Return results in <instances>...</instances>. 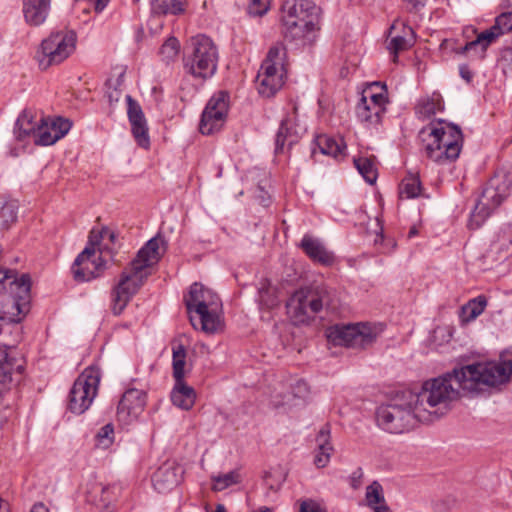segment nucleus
I'll list each match as a JSON object with an SVG mask.
<instances>
[{"mask_svg": "<svg viewBox=\"0 0 512 512\" xmlns=\"http://www.w3.org/2000/svg\"><path fill=\"white\" fill-rule=\"evenodd\" d=\"M205 109L211 111L212 114L226 119L229 109L228 93L220 91L214 94L206 104Z\"/></svg>", "mask_w": 512, "mask_h": 512, "instance_id": "38", "label": "nucleus"}, {"mask_svg": "<svg viewBox=\"0 0 512 512\" xmlns=\"http://www.w3.org/2000/svg\"><path fill=\"white\" fill-rule=\"evenodd\" d=\"M365 498L368 506L372 507L373 509L379 505H385L383 488L381 484L377 481H374L369 486H367Z\"/></svg>", "mask_w": 512, "mask_h": 512, "instance_id": "44", "label": "nucleus"}, {"mask_svg": "<svg viewBox=\"0 0 512 512\" xmlns=\"http://www.w3.org/2000/svg\"><path fill=\"white\" fill-rule=\"evenodd\" d=\"M40 119L37 120L32 111L24 110L17 118L14 134L15 137L22 141L30 136L36 137Z\"/></svg>", "mask_w": 512, "mask_h": 512, "instance_id": "28", "label": "nucleus"}, {"mask_svg": "<svg viewBox=\"0 0 512 512\" xmlns=\"http://www.w3.org/2000/svg\"><path fill=\"white\" fill-rule=\"evenodd\" d=\"M212 489L214 491H223L230 486L236 485L241 482V475L238 470H233L228 473L212 476Z\"/></svg>", "mask_w": 512, "mask_h": 512, "instance_id": "41", "label": "nucleus"}, {"mask_svg": "<svg viewBox=\"0 0 512 512\" xmlns=\"http://www.w3.org/2000/svg\"><path fill=\"white\" fill-rule=\"evenodd\" d=\"M110 489H111L110 487H105L102 490V500L105 501V502H110L111 501V498L106 496V494L109 492Z\"/></svg>", "mask_w": 512, "mask_h": 512, "instance_id": "58", "label": "nucleus"}, {"mask_svg": "<svg viewBox=\"0 0 512 512\" xmlns=\"http://www.w3.org/2000/svg\"><path fill=\"white\" fill-rule=\"evenodd\" d=\"M114 428L112 424H106L97 433V439L104 447L109 446L113 441Z\"/></svg>", "mask_w": 512, "mask_h": 512, "instance_id": "51", "label": "nucleus"}, {"mask_svg": "<svg viewBox=\"0 0 512 512\" xmlns=\"http://www.w3.org/2000/svg\"><path fill=\"white\" fill-rule=\"evenodd\" d=\"M361 98L368 101L369 104L378 105L380 108H384L388 104L387 89L386 85L380 82L370 83L361 94Z\"/></svg>", "mask_w": 512, "mask_h": 512, "instance_id": "32", "label": "nucleus"}, {"mask_svg": "<svg viewBox=\"0 0 512 512\" xmlns=\"http://www.w3.org/2000/svg\"><path fill=\"white\" fill-rule=\"evenodd\" d=\"M0 285H2L3 288H6L7 285L10 287L15 286V288H31L34 282L28 273L19 275L15 270L0 269Z\"/></svg>", "mask_w": 512, "mask_h": 512, "instance_id": "33", "label": "nucleus"}, {"mask_svg": "<svg viewBox=\"0 0 512 512\" xmlns=\"http://www.w3.org/2000/svg\"><path fill=\"white\" fill-rule=\"evenodd\" d=\"M104 239V227L101 230L92 229L89 233L88 243L85 248L92 246L93 251H97V253L102 254L100 244Z\"/></svg>", "mask_w": 512, "mask_h": 512, "instance_id": "50", "label": "nucleus"}, {"mask_svg": "<svg viewBox=\"0 0 512 512\" xmlns=\"http://www.w3.org/2000/svg\"><path fill=\"white\" fill-rule=\"evenodd\" d=\"M299 247L313 262L330 266L335 261L334 253L328 250L320 239L312 235L305 234L301 239Z\"/></svg>", "mask_w": 512, "mask_h": 512, "instance_id": "22", "label": "nucleus"}, {"mask_svg": "<svg viewBox=\"0 0 512 512\" xmlns=\"http://www.w3.org/2000/svg\"><path fill=\"white\" fill-rule=\"evenodd\" d=\"M512 377V348L500 353L498 360L482 361L455 368L422 384L415 392L418 413L431 422L444 416L462 392L481 393L501 389Z\"/></svg>", "mask_w": 512, "mask_h": 512, "instance_id": "1", "label": "nucleus"}, {"mask_svg": "<svg viewBox=\"0 0 512 512\" xmlns=\"http://www.w3.org/2000/svg\"><path fill=\"white\" fill-rule=\"evenodd\" d=\"M17 218L16 207L13 203H5L0 208V220L3 225L8 226Z\"/></svg>", "mask_w": 512, "mask_h": 512, "instance_id": "48", "label": "nucleus"}, {"mask_svg": "<svg viewBox=\"0 0 512 512\" xmlns=\"http://www.w3.org/2000/svg\"><path fill=\"white\" fill-rule=\"evenodd\" d=\"M329 306L324 290H294L287 302V312L296 325L307 324L323 306Z\"/></svg>", "mask_w": 512, "mask_h": 512, "instance_id": "12", "label": "nucleus"}, {"mask_svg": "<svg viewBox=\"0 0 512 512\" xmlns=\"http://www.w3.org/2000/svg\"><path fill=\"white\" fill-rule=\"evenodd\" d=\"M444 109L443 99L440 93L421 97L415 107V113L419 119L426 120Z\"/></svg>", "mask_w": 512, "mask_h": 512, "instance_id": "27", "label": "nucleus"}, {"mask_svg": "<svg viewBox=\"0 0 512 512\" xmlns=\"http://www.w3.org/2000/svg\"><path fill=\"white\" fill-rule=\"evenodd\" d=\"M191 289H194V288H203L202 285H200L198 282H194L191 286H190Z\"/></svg>", "mask_w": 512, "mask_h": 512, "instance_id": "61", "label": "nucleus"}, {"mask_svg": "<svg viewBox=\"0 0 512 512\" xmlns=\"http://www.w3.org/2000/svg\"><path fill=\"white\" fill-rule=\"evenodd\" d=\"M31 512H49V510L42 503H37L32 507Z\"/></svg>", "mask_w": 512, "mask_h": 512, "instance_id": "57", "label": "nucleus"}, {"mask_svg": "<svg viewBox=\"0 0 512 512\" xmlns=\"http://www.w3.org/2000/svg\"><path fill=\"white\" fill-rule=\"evenodd\" d=\"M286 34L293 39H311L319 29L320 8L311 0L286 1L283 5Z\"/></svg>", "mask_w": 512, "mask_h": 512, "instance_id": "5", "label": "nucleus"}, {"mask_svg": "<svg viewBox=\"0 0 512 512\" xmlns=\"http://www.w3.org/2000/svg\"><path fill=\"white\" fill-rule=\"evenodd\" d=\"M501 35L502 34L498 29L493 25L489 29L478 34L475 40L466 43L457 51V53L466 54L470 51H474L477 58L483 59L489 45L495 42Z\"/></svg>", "mask_w": 512, "mask_h": 512, "instance_id": "25", "label": "nucleus"}, {"mask_svg": "<svg viewBox=\"0 0 512 512\" xmlns=\"http://www.w3.org/2000/svg\"><path fill=\"white\" fill-rule=\"evenodd\" d=\"M77 35L73 30L63 29L51 32L42 40L35 59L42 70L66 60L76 49Z\"/></svg>", "mask_w": 512, "mask_h": 512, "instance_id": "10", "label": "nucleus"}, {"mask_svg": "<svg viewBox=\"0 0 512 512\" xmlns=\"http://www.w3.org/2000/svg\"><path fill=\"white\" fill-rule=\"evenodd\" d=\"M175 381V386L171 392L173 404L180 409L190 410L195 403V390L188 386L183 379Z\"/></svg>", "mask_w": 512, "mask_h": 512, "instance_id": "29", "label": "nucleus"}, {"mask_svg": "<svg viewBox=\"0 0 512 512\" xmlns=\"http://www.w3.org/2000/svg\"><path fill=\"white\" fill-rule=\"evenodd\" d=\"M167 249V242L163 236L157 234L146 242L138 251L130 266L122 273L119 288L139 287L145 284V280L151 275L152 268L160 261Z\"/></svg>", "mask_w": 512, "mask_h": 512, "instance_id": "4", "label": "nucleus"}, {"mask_svg": "<svg viewBox=\"0 0 512 512\" xmlns=\"http://www.w3.org/2000/svg\"><path fill=\"white\" fill-rule=\"evenodd\" d=\"M270 0H249L248 13L252 16H262L269 10Z\"/></svg>", "mask_w": 512, "mask_h": 512, "instance_id": "47", "label": "nucleus"}, {"mask_svg": "<svg viewBox=\"0 0 512 512\" xmlns=\"http://www.w3.org/2000/svg\"><path fill=\"white\" fill-rule=\"evenodd\" d=\"M186 0H152V9L159 14L177 15L184 12Z\"/></svg>", "mask_w": 512, "mask_h": 512, "instance_id": "40", "label": "nucleus"}, {"mask_svg": "<svg viewBox=\"0 0 512 512\" xmlns=\"http://www.w3.org/2000/svg\"><path fill=\"white\" fill-rule=\"evenodd\" d=\"M291 113H288L280 123V127L276 134L275 139V152L280 153L284 150L285 145L288 146L296 143L300 137V134L303 132V128H301L296 123V106H291Z\"/></svg>", "mask_w": 512, "mask_h": 512, "instance_id": "20", "label": "nucleus"}, {"mask_svg": "<svg viewBox=\"0 0 512 512\" xmlns=\"http://www.w3.org/2000/svg\"><path fill=\"white\" fill-rule=\"evenodd\" d=\"M51 0H23V15L30 26L42 25L49 14Z\"/></svg>", "mask_w": 512, "mask_h": 512, "instance_id": "24", "label": "nucleus"}, {"mask_svg": "<svg viewBox=\"0 0 512 512\" xmlns=\"http://www.w3.org/2000/svg\"><path fill=\"white\" fill-rule=\"evenodd\" d=\"M363 478H364V472H363L362 468H357L356 470H354L351 473V475L349 477L350 486L353 489H359L363 483Z\"/></svg>", "mask_w": 512, "mask_h": 512, "instance_id": "52", "label": "nucleus"}, {"mask_svg": "<svg viewBox=\"0 0 512 512\" xmlns=\"http://www.w3.org/2000/svg\"><path fill=\"white\" fill-rule=\"evenodd\" d=\"M320 152L335 159L344 157L346 144L342 138H334L328 135H320L316 139Z\"/></svg>", "mask_w": 512, "mask_h": 512, "instance_id": "31", "label": "nucleus"}, {"mask_svg": "<svg viewBox=\"0 0 512 512\" xmlns=\"http://www.w3.org/2000/svg\"><path fill=\"white\" fill-rule=\"evenodd\" d=\"M487 305L485 296H478L470 300L461 309L460 318L463 323L470 322L476 319L484 311Z\"/></svg>", "mask_w": 512, "mask_h": 512, "instance_id": "36", "label": "nucleus"}, {"mask_svg": "<svg viewBox=\"0 0 512 512\" xmlns=\"http://www.w3.org/2000/svg\"><path fill=\"white\" fill-rule=\"evenodd\" d=\"M71 126L72 124L68 119L41 117L34 142L40 146L53 145L69 132Z\"/></svg>", "mask_w": 512, "mask_h": 512, "instance_id": "18", "label": "nucleus"}, {"mask_svg": "<svg viewBox=\"0 0 512 512\" xmlns=\"http://www.w3.org/2000/svg\"><path fill=\"white\" fill-rule=\"evenodd\" d=\"M128 100V118L131 124L132 134L139 146L147 149L150 146L148 126L144 113L138 103L127 96Z\"/></svg>", "mask_w": 512, "mask_h": 512, "instance_id": "21", "label": "nucleus"}, {"mask_svg": "<svg viewBox=\"0 0 512 512\" xmlns=\"http://www.w3.org/2000/svg\"><path fill=\"white\" fill-rule=\"evenodd\" d=\"M420 137L425 157L438 165L452 163L462 150V131L454 124L430 123L420 131Z\"/></svg>", "mask_w": 512, "mask_h": 512, "instance_id": "2", "label": "nucleus"}, {"mask_svg": "<svg viewBox=\"0 0 512 512\" xmlns=\"http://www.w3.org/2000/svg\"><path fill=\"white\" fill-rule=\"evenodd\" d=\"M22 364L12 355V350L5 346H0V405L4 401L15 381L16 377L22 373ZM3 418L0 417V424Z\"/></svg>", "mask_w": 512, "mask_h": 512, "instance_id": "17", "label": "nucleus"}, {"mask_svg": "<svg viewBox=\"0 0 512 512\" xmlns=\"http://www.w3.org/2000/svg\"><path fill=\"white\" fill-rule=\"evenodd\" d=\"M422 187L417 175L408 174L400 183L399 194L401 198L412 199L421 194Z\"/></svg>", "mask_w": 512, "mask_h": 512, "instance_id": "39", "label": "nucleus"}, {"mask_svg": "<svg viewBox=\"0 0 512 512\" xmlns=\"http://www.w3.org/2000/svg\"><path fill=\"white\" fill-rule=\"evenodd\" d=\"M218 58V49L212 39L197 35L190 40L184 70L194 78L207 79L216 72Z\"/></svg>", "mask_w": 512, "mask_h": 512, "instance_id": "6", "label": "nucleus"}, {"mask_svg": "<svg viewBox=\"0 0 512 512\" xmlns=\"http://www.w3.org/2000/svg\"><path fill=\"white\" fill-rule=\"evenodd\" d=\"M501 59L508 66H512V47H507V48L503 49L502 54H501Z\"/></svg>", "mask_w": 512, "mask_h": 512, "instance_id": "54", "label": "nucleus"}, {"mask_svg": "<svg viewBox=\"0 0 512 512\" xmlns=\"http://www.w3.org/2000/svg\"><path fill=\"white\" fill-rule=\"evenodd\" d=\"M107 262L101 253L93 251L92 246L84 250L76 257L72 265L73 277L78 282H86L99 277L106 269Z\"/></svg>", "mask_w": 512, "mask_h": 512, "instance_id": "15", "label": "nucleus"}, {"mask_svg": "<svg viewBox=\"0 0 512 512\" xmlns=\"http://www.w3.org/2000/svg\"><path fill=\"white\" fill-rule=\"evenodd\" d=\"M511 183L503 177L495 176L489 180L471 213L469 227L478 229L485 220L509 195Z\"/></svg>", "mask_w": 512, "mask_h": 512, "instance_id": "11", "label": "nucleus"}, {"mask_svg": "<svg viewBox=\"0 0 512 512\" xmlns=\"http://www.w3.org/2000/svg\"><path fill=\"white\" fill-rule=\"evenodd\" d=\"M183 469L174 461L163 463L153 474L152 484L159 493H168L178 486L182 479Z\"/></svg>", "mask_w": 512, "mask_h": 512, "instance_id": "19", "label": "nucleus"}, {"mask_svg": "<svg viewBox=\"0 0 512 512\" xmlns=\"http://www.w3.org/2000/svg\"><path fill=\"white\" fill-rule=\"evenodd\" d=\"M316 448L314 455V464L317 468L326 467L334 452V447L331 442V428L329 424L321 427L315 438Z\"/></svg>", "mask_w": 512, "mask_h": 512, "instance_id": "23", "label": "nucleus"}, {"mask_svg": "<svg viewBox=\"0 0 512 512\" xmlns=\"http://www.w3.org/2000/svg\"><path fill=\"white\" fill-rule=\"evenodd\" d=\"M415 392L405 390L397 393L389 403L380 406L376 412L377 424L390 433H403L412 429L417 422H425L418 411Z\"/></svg>", "mask_w": 512, "mask_h": 512, "instance_id": "3", "label": "nucleus"}, {"mask_svg": "<svg viewBox=\"0 0 512 512\" xmlns=\"http://www.w3.org/2000/svg\"><path fill=\"white\" fill-rule=\"evenodd\" d=\"M30 309V290H0V321L18 324Z\"/></svg>", "mask_w": 512, "mask_h": 512, "instance_id": "14", "label": "nucleus"}, {"mask_svg": "<svg viewBox=\"0 0 512 512\" xmlns=\"http://www.w3.org/2000/svg\"><path fill=\"white\" fill-rule=\"evenodd\" d=\"M100 370L90 366L75 380L69 394L68 408L74 414L84 413L92 404L98 392Z\"/></svg>", "mask_w": 512, "mask_h": 512, "instance_id": "13", "label": "nucleus"}, {"mask_svg": "<svg viewBox=\"0 0 512 512\" xmlns=\"http://www.w3.org/2000/svg\"><path fill=\"white\" fill-rule=\"evenodd\" d=\"M354 164L367 183L374 184L376 182L378 173L375 157L354 158Z\"/></svg>", "mask_w": 512, "mask_h": 512, "instance_id": "35", "label": "nucleus"}, {"mask_svg": "<svg viewBox=\"0 0 512 512\" xmlns=\"http://www.w3.org/2000/svg\"><path fill=\"white\" fill-rule=\"evenodd\" d=\"M287 75L286 49L282 45L270 48L256 78L257 90L263 97L274 96L284 85Z\"/></svg>", "mask_w": 512, "mask_h": 512, "instance_id": "8", "label": "nucleus"}, {"mask_svg": "<svg viewBox=\"0 0 512 512\" xmlns=\"http://www.w3.org/2000/svg\"><path fill=\"white\" fill-rule=\"evenodd\" d=\"M213 512H226V508L224 507V505H222V504H218V505L216 506L215 511H213Z\"/></svg>", "mask_w": 512, "mask_h": 512, "instance_id": "60", "label": "nucleus"}, {"mask_svg": "<svg viewBox=\"0 0 512 512\" xmlns=\"http://www.w3.org/2000/svg\"><path fill=\"white\" fill-rule=\"evenodd\" d=\"M226 119L212 114L211 111L204 109L202 112L199 130L203 135H211L218 132L224 125Z\"/></svg>", "mask_w": 512, "mask_h": 512, "instance_id": "37", "label": "nucleus"}, {"mask_svg": "<svg viewBox=\"0 0 512 512\" xmlns=\"http://www.w3.org/2000/svg\"><path fill=\"white\" fill-rule=\"evenodd\" d=\"M184 301L188 312L197 314L201 331L213 334L220 329L222 302L214 290H189Z\"/></svg>", "mask_w": 512, "mask_h": 512, "instance_id": "7", "label": "nucleus"}, {"mask_svg": "<svg viewBox=\"0 0 512 512\" xmlns=\"http://www.w3.org/2000/svg\"><path fill=\"white\" fill-rule=\"evenodd\" d=\"M494 26L503 35L512 30V12H504L496 17Z\"/></svg>", "mask_w": 512, "mask_h": 512, "instance_id": "49", "label": "nucleus"}, {"mask_svg": "<svg viewBox=\"0 0 512 512\" xmlns=\"http://www.w3.org/2000/svg\"><path fill=\"white\" fill-rule=\"evenodd\" d=\"M146 406V393L131 388L125 391L117 407V420L123 425L136 421Z\"/></svg>", "mask_w": 512, "mask_h": 512, "instance_id": "16", "label": "nucleus"}, {"mask_svg": "<svg viewBox=\"0 0 512 512\" xmlns=\"http://www.w3.org/2000/svg\"><path fill=\"white\" fill-rule=\"evenodd\" d=\"M179 51V41L176 38L171 37L162 45L160 49V55L162 59L168 63L177 57Z\"/></svg>", "mask_w": 512, "mask_h": 512, "instance_id": "45", "label": "nucleus"}, {"mask_svg": "<svg viewBox=\"0 0 512 512\" xmlns=\"http://www.w3.org/2000/svg\"><path fill=\"white\" fill-rule=\"evenodd\" d=\"M512 246V237L510 231H503L497 235V239L492 242L485 258L493 261H502L510 254Z\"/></svg>", "mask_w": 512, "mask_h": 512, "instance_id": "30", "label": "nucleus"}, {"mask_svg": "<svg viewBox=\"0 0 512 512\" xmlns=\"http://www.w3.org/2000/svg\"><path fill=\"white\" fill-rule=\"evenodd\" d=\"M104 237L105 239H108L110 242L114 243L117 238V234L115 231L109 229L108 227H104Z\"/></svg>", "mask_w": 512, "mask_h": 512, "instance_id": "56", "label": "nucleus"}, {"mask_svg": "<svg viewBox=\"0 0 512 512\" xmlns=\"http://www.w3.org/2000/svg\"><path fill=\"white\" fill-rule=\"evenodd\" d=\"M186 363V349L182 344L173 347V376L175 380H181L184 377V367Z\"/></svg>", "mask_w": 512, "mask_h": 512, "instance_id": "42", "label": "nucleus"}, {"mask_svg": "<svg viewBox=\"0 0 512 512\" xmlns=\"http://www.w3.org/2000/svg\"><path fill=\"white\" fill-rule=\"evenodd\" d=\"M381 332V325L359 322L331 326L326 329V336L334 345L365 349L376 341Z\"/></svg>", "mask_w": 512, "mask_h": 512, "instance_id": "9", "label": "nucleus"}, {"mask_svg": "<svg viewBox=\"0 0 512 512\" xmlns=\"http://www.w3.org/2000/svg\"><path fill=\"white\" fill-rule=\"evenodd\" d=\"M258 301L261 306L272 309L279 305L277 290H259Z\"/></svg>", "mask_w": 512, "mask_h": 512, "instance_id": "46", "label": "nucleus"}, {"mask_svg": "<svg viewBox=\"0 0 512 512\" xmlns=\"http://www.w3.org/2000/svg\"><path fill=\"white\" fill-rule=\"evenodd\" d=\"M459 72L460 76L467 82H470L472 80L473 74L467 65L460 66Z\"/></svg>", "mask_w": 512, "mask_h": 512, "instance_id": "55", "label": "nucleus"}, {"mask_svg": "<svg viewBox=\"0 0 512 512\" xmlns=\"http://www.w3.org/2000/svg\"><path fill=\"white\" fill-rule=\"evenodd\" d=\"M390 40L388 43V50L391 54H393V61L396 62L398 58V54L402 51L408 50L412 45V39H408V35H413L412 28L408 26L403 27L402 35L392 36V32L390 31Z\"/></svg>", "mask_w": 512, "mask_h": 512, "instance_id": "34", "label": "nucleus"}, {"mask_svg": "<svg viewBox=\"0 0 512 512\" xmlns=\"http://www.w3.org/2000/svg\"><path fill=\"white\" fill-rule=\"evenodd\" d=\"M300 512H326L318 503L309 500L300 505Z\"/></svg>", "mask_w": 512, "mask_h": 512, "instance_id": "53", "label": "nucleus"}, {"mask_svg": "<svg viewBox=\"0 0 512 512\" xmlns=\"http://www.w3.org/2000/svg\"><path fill=\"white\" fill-rule=\"evenodd\" d=\"M132 295L131 290H112L110 295L112 312L115 315L121 314Z\"/></svg>", "mask_w": 512, "mask_h": 512, "instance_id": "43", "label": "nucleus"}, {"mask_svg": "<svg viewBox=\"0 0 512 512\" xmlns=\"http://www.w3.org/2000/svg\"><path fill=\"white\" fill-rule=\"evenodd\" d=\"M374 512H389V508L386 505H379L375 507Z\"/></svg>", "mask_w": 512, "mask_h": 512, "instance_id": "59", "label": "nucleus"}, {"mask_svg": "<svg viewBox=\"0 0 512 512\" xmlns=\"http://www.w3.org/2000/svg\"><path fill=\"white\" fill-rule=\"evenodd\" d=\"M190 321H191L192 325H193L195 328H197V324H196V322H195V318H194V316H192V315L190 316Z\"/></svg>", "mask_w": 512, "mask_h": 512, "instance_id": "62", "label": "nucleus"}, {"mask_svg": "<svg viewBox=\"0 0 512 512\" xmlns=\"http://www.w3.org/2000/svg\"><path fill=\"white\" fill-rule=\"evenodd\" d=\"M384 108L378 105L369 104L368 101L361 98L355 108L357 119L368 129L376 128L385 114Z\"/></svg>", "mask_w": 512, "mask_h": 512, "instance_id": "26", "label": "nucleus"}]
</instances>
